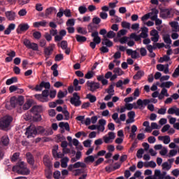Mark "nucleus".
Wrapping results in <instances>:
<instances>
[{
    "label": "nucleus",
    "mask_w": 179,
    "mask_h": 179,
    "mask_svg": "<svg viewBox=\"0 0 179 179\" xmlns=\"http://www.w3.org/2000/svg\"><path fill=\"white\" fill-rule=\"evenodd\" d=\"M88 33H93L94 30V24L90 23L87 25Z\"/></svg>",
    "instance_id": "obj_57"
},
{
    "label": "nucleus",
    "mask_w": 179,
    "mask_h": 179,
    "mask_svg": "<svg viewBox=\"0 0 179 179\" xmlns=\"http://www.w3.org/2000/svg\"><path fill=\"white\" fill-rule=\"evenodd\" d=\"M25 135L28 138L31 137L34 138V136L37 135V127H36V126L34 124H31L26 129Z\"/></svg>",
    "instance_id": "obj_6"
},
{
    "label": "nucleus",
    "mask_w": 179,
    "mask_h": 179,
    "mask_svg": "<svg viewBox=\"0 0 179 179\" xmlns=\"http://www.w3.org/2000/svg\"><path fill=\"white\" fill-rule=\"evenodd\" d=\"M129 38H131L134 40V41H141V36L139 35H136V33H131Z\"/></svg>",
    "instance_id": "obj_34"
},
{
    "label": "nucleus",
    "mask_w": 179,
    "mask_h": 179,
    "mask_svg": "<svg viewBox=\"0 0 179 179\" xmlns=\"http://www.w3.org/2000/svg\"><path fill=\"white\" fill-rule=\"evenodd\" d=\"M43 162L45 167L48 169H51L52 167V162L51 161V158L48 155H44L43 158Z\"/></svg>",
    "instance_id": "obj_12"
},
{
    "label": "nucleus",
    "mask_w": 179,
    "mask_h": 179,
    "mask_svg": "<svg viewBox=\"0 0 179 179\" xmlns=\"http://www.w3.org/2000/svg\"><path fill=\"white\" fill-rule=\"evenodd\" d=\"M13 121V117L10 115H6L0 119V129L2 131H8L10 124Z\"/></svg>",
    "instance_id": "obj_2"
},
{
    "label": "nucleus",
    "mask_w": 179,
    "mask_h": 179,
    "mask_svg": "<svg viewBox=\"0 0 179 179\" xmlns=\"http://www.w3.org/2000/svg\"><path fill=\"white\" fill-rule=\"evenodd\" d=\"M58 46L61 47L62 50H66L68 48V42H66V41H62L58 44Z\"/></svg>",
    "instance_id": "obj_42"
},
{
    "label": "nucleus",
    "mask_w": 179,
    "mask_h": 179,
    "mask_svg": "<svg viewBox=\"0 0 179 179\" xmlns=\"http://www.w3.org/2000/svg\"><path fill=\"white\" fill-rule=\"evenodd\" d=\"M158 139L159 141H163L164 145H169V143L171 141L170 136H159Z\"/></svg>",
    "instance_id": "obj_19"
},
{
    "label": "nucleus",
    "mask_w": 179,
    "mask_h": 179,
    "mask_svg": "<svg viewBox=\"0 0 179 179\" xmlns=\"http://www.w3.org/2000/svg\"><path fill=\"white\" fill-rule=\"evenodd\" d=\"M33 36L36 40H40L41 38V32L35 31L33 33Z\"/></svg>",
    "instance_id": "obj_52"
},
{
    "label": "nucleus",
    "mask_w": 179,
    "mask_h": 179,
    "mask_svg": "<svg viewBox=\"0 0 179 179\" xmlns=\"http://www.w3.org/2000/svg\"><path fill=\"white\" fill-rule=\"evenodd\" d=\"M13 171H15L17 174H21L22 176H29L30 174V170L26 167L24 162H21L18 165L14 166Z\"/></svg>",
    "instance_id": "obj_1"
},
{
    "label": "nucleus",
    "mask_w": 179,
    "mask_h": 179,
    "mask_svg": "<svg viewBox=\"0 0 179 179\" xmlns=\"http://www.w3.org/2000/svg\"><path fill=\"white\" fill-rule=\"evenodd\" d=\"M34 121H36V122H38V121H41V115L39 113H34Z\"/></svg>",
    "instance_id": "obj_49"
},
{
    "label": "nucleus",
    "mask_w": 179,
    "mask_h": 179,
    "mask_svg": "<svg viewBox=\"0 0 179 179\" xmlns=\"http://www.w3.org/2000/svg\"><path fill=\"white\" fill-rule=\"evenodd\" d=\"M76 39L78 43H85L87 41V38L83 36H80L79 34L76 35Z\"/></svg>",
    "instance_id": "obj_26"
},
{
    "label": "nucleus",
    "mask_w": 179,
    "mask_h": 179,
    "mask_svg": "<svg viewBox=\"0 0 179 179\" xmlns=\"http://www.w3.org/2000/svg\"><path fill=\"white\" fill-rule=\"evenodd\" d=\"M178 153L177 150H171L169 154L166 155L168 157H173L176 156Z\"/></svg>",
    "instance_id": "obj_51"
},
{
    "label": "nucleus",
    "mask_w": 179,
    "mask_h": 179,
    "mask_svg": "<svg viewBox=\"0 0 179 179\" xmlns=\"http://www.w3.org/2000/svg\"><path fill=\"white\" fill-rule=\"evenodd\" d=\"M10 104L13 108H15L17 106V100L15 96H13L10 100Z\"/></svg>",
    "instance_id": "obj_35"
},
{
    "label": "nucleus",
    "mask_w": 179,
    "mask_h": 179,
    "mask_svg": "<svg viewBox=\"0 0 179 179\" xmlns=\"http://www.w3.org/2000/svg\"><path fill=\"white\" fill-rule=\"evenodd\" d=\"M144 153H145V150L143 148L139 149L136 153V156L138 159H142Z\"/></svg>",
    "instance_id": "obj_48"
},
{
    "label": "nucleus",
    "mask_w": 179,
    "mask_h": 179,
    "mask_svg": "<svg viewBox=\"0 0 179 179\" xmlns=\"http://www.w3.org/2000/svg\"><path fill=\"white\" fill-rule=\"evenodd\" d=\"M79 167H81L82 169H86V164L80 162L74 164V169H79Z\"/></svg>",
    "instance_id": "obj_38"
},
{
    "label": "nucleus",
    "mask_w": 179,
    "mask_h": 179,
    "mask_svg": "<svg viewBox=\"0 0 179 179\" xmlns=\"http://www.w3.org/2000/svg\"><path fill=\"white\" fill-rule=\"evenodd\" d=\"M32 104H33V100L31 99L27 100L26 103L23 105L22 110H24V111L29 110V108L31 107Z\"/></svg>",
    "instance_id": "obj_23"
},
{
    "label": "nucleus",
    "mask_w": 179,
    "mask_h": 179,
    "mask_svg": "<svg viewBox=\"0 0 179 179\" xmlns=\"http://www.w3.org/2000/svg\"><path fill=\"white\" fill-rule=\"evenodd\" d=\"M149 103H154V104H156L157 103V99H144L142 100L141 99L137 100L136 104L139 107V108H145Z\"/></svg>",
    "instance_id": "obj_5"
},
{
    "label": "nucleus",
    "mask_w": 179,
    "mask_h": 179,
    "mask_svg": "<svg viewBox=\"0 0 179 179\" xmlns=\"http://www.w3.org/2000/svg\"><path fill=\"white\" fill-rule=\"evenodd\" d=\"M144 166L145 167H152V169H155V167H156V162L153 161H150V162L145 164Z\"/></svg>",
    "instance_id": "obj_54"
},
{
    "label": "nucleus",
    "mask_w": 179,
    "mask_h": 179,
    "mask_svg": "<svg viewBox=\"0 0 179 179\" xmlns=\"http://www.w3.org/2000/svg\"><path fill=\"white\" fill-rule=\"evenodd\" d=\"M54 48H55V44L54 43H50L49 44L48 47H46L44 48V54L45 57H50L51 54H52L54 51Z\"/></svg>",
    "instance_id": "obj_10"
},
{
    "label": "nucleus",
    "mask_w": 179,
    "mask_h": 179,
    "mask_svg": "<svg viewBox=\"0 0 179 179\" xmlns=\"http://www.w3.org/2000/svg\"><path fill=\"white\" fill-rule=\"evenodd\" d=\"M122 27H123V29H131V23L127 22H122Z\"/></svg>",
    "instance_id": "obj_61"
},
{
    "label": "nucleus",
    "mask_w": 179,
    "mask_h": 179,
    "mask_svg": "<svg viewBox=\"0 0 179 179\" xmlns=\"http://www.w3.org/2000/svg\"><path fill=\"white\" fill-rule=\"evenodd\" d=\"M34 97L42 103H45V101H48V99H45L43 94H35Z\"/></svg>",
    "instance_id": "obj_29"
},
{
    "label": "nucleus",
    "mask_w": 179,
    "mask_h": 179,
    "mask_svg": "<svg viewBox=\"0 0 179 179\" xmlns=\"http://www.w3.org/2000/svg\"><path fill=\"white\" fill-rule=\"evenodd\" d=\"M78 10L80 15H85L87 12V8L86 6H81L78 8Z\"/></svg>",
    "instance_id": "obj_45"
},
{
    "label": "nucleus",
    "mask_w": 179,
    "mask_h": 179,
    "mask_svg": "<svg viewBox=\"0 0 179 179\" xmlns=\"http://www.w3.org/2000/svg\"><path fill=\"white\" fill-rule=\"evenodd\" d=\"M28 87L29 89L35 90L36 92H41V90H43V87L45 89H51V84H50V82L42 81L40 85H36L35 87L32 85H29Z\"/></svg>",
    "instance_id": "obj_3"
},
{
    "label": "nucleus",
    "mask_w": 179,
    "mask_h": 179,
    "mask_svg": "<svg viewBox=\"0 0 179 179\" xmlns=\"http://www.w3.org/2000/svg\"><path fill=\"white\" fill-rule=\"evenodd\" d=\"M85 163H93L94 162V157L93 155H90L85 158Z\"/></svg>",
    "instance_id": "obj_41"
},
{
    "label": "nucleus",
    "mask_w": 179,
    "mask_h": 179,
    "mask_svg": "<svg viewBox=\"0 0 179 179\" xmlns=\"http://www.w3.org/2000/svg\"><path fill=\"white\" fill-rule=\"evenodd\" d=\"M164 41L166 44H171V39L170 38V36L166 35L164 36Z\"/></svg>",
    "instance_id": "obj_58"
},
{
    "label": "nucleus",
    "mask_w": 179,
    "mask_h": 179,
    "mask_svg": "<svg viewBox=\"0 0 179 179\" xmlns=\"http://www.w3.org/2000/svg\"><path fill=\"white\" fill-rule=\"evenodd\" d=\"M102 45H106V47H108V48L113 47V41L107 38L106 36H103V40H102Z\"/></svg>",
    "instance_id": "obj_22"
},
{
    "label": "nucleus",
    "mask_w": 179,
    "mask_h": 179,
    "mask_svg": "<svg viewBox=\"0 0 179 179\" xmlns=\"http://www.w3.org/2000/svg\"><path fill=\"white\" fill-rule=\"evenodd\" d=\"M171 86H174V83H173V82L171 81H167L165 83H162L160 85V87H166V89H170V87H171Z\"/></svg>",
    "instance_id": "obj_27"
},
{
    "label": "nucleus",
    "mask_w": 179,
    "mask_h": 179,
    "mask_svg": "<svg viewBox=\"0 0 179 179\" xmlns=\"http://www.w3.org/2000/svg\"><path fill=\"white\" fill-rule=\"evenodd\" d=\"M66 26H75V19H69L66 22Z\"/></svg>",
    "instance_id": "obj_55"
},
{
    "label": "nucleus",
    "mask_w": 179,
    "mask_h": 179,
    "mask_svg": "<svg viewBox=\"0 0 179 179\" xmlns=\"http://www.w3.org/2000/svg\"><path fill=\"white\" fill-rule=\"evenodd\" d=\"M87 98L89 99L90 103H94L96 100H97V98H96V96L88 94Z\"/></svg>",
    "instance_id": "obj_56"
},
{
    "label": "nucleus",
    "mask_w": 179,
    "mask_h": 179,
    "mask_svg": "<svg viewBox=\"0 0 179 179\" xmlns=\"http://www.w3.org/2000/svg\"><path fill=\"white\" fill-rule=\"evenodd\" d=\"M162 169L163 170H170V169H171V165L169 164V162H164L162 164Z\"/></svg>",
    "instance_id": "obj_53"
},
{
    "label": "nucleus",
    "mask_w": 179,
    "mask_h": 179,
    "mask_svg": "<svg viewBox=\"0 0 179 179\" xmlns=\"http://www.w3.org/2000/svg\"><path fill=\"white\" fill-rule=\"evenodd\" d=\"M73 96V97L71 98L70 99L71 104L75 106V107H79V106L82 104L80 96L78 95V92H74Z\"/></svg>",
    "instance_id": "obj_7"
},
{
    "label": "nucleus",
    "mask_w": 179,
    "mask_h": 179,
    "mask_svg": "<svg viewBox=\"0 0 179 179\" xmlns=\"http://www.w3.org/2000/svg\"><path fill=\"white\" fill-rule=\"evenodd\" d=\"M77 32L79 34H83V36H86V34H87V30L86 29V28L82 27H78L77 28Z\"/></svg>",
    "instance_id": "obj_31"
},
{
    "label": "nucleus",
    "mask_w": 179,
    "mask_h": 179,
    "mask_svg": "<svg viewBox=\"0 0 179 179\" xmlns=\"http://www.w3.org/2000/svg\"><path fill=\"white\" fill-rule=\"evenodd\" d=\"M69 162V158L65 157L61 159V167L62 169H66L68 167V162Z\"/></svg>",
    "instance_id": "obj_24"
},
{
    "label": "nucleus",
    "mask_w": 179,
    "mask_h": 179,
    "mask_svg": "<svg viewBox=\"0 0 179 179\" xmlns=\"http://www.w3.org/2000/svg\"><path fill=\"white\" fill-rule=\"evenodd\" d=\"M1 143L3 145V146H8V145H9V136H3L1 137Z\"/></svg>",
    "instance_id": "obj_30"
},
{
    "label": "nucleus",
    "mask_w": 179,
    "mask_h": 179,
    "mask_svg": "<svg viewBox=\"0 0 179 179\" xmlns=\"http://www.w3.org/2000/svg\"><path fill=\"white\" fill-rule=\"evenodd\" d=\"M149 32V29L146 27H143L141 28V33L139 34L140 39L141 38H148V33Z\"/></svg>",
    "instance_id": "obj_16"
},
{
    "label": "nucleus",
    "mask_w": 179,
    "mask_h": 179,
    "mask_svg": "<svg viewBox=\"0 0 179 179\" xmlns=\"http://www.w3.org/2000/svg\"><path fill=\"white\" fill-rule=\"evenodd\" d=\"M48 22L45 20H42L40 22H35L33 24L34 27H45L47 26Z\"/></svg>",
    "instance_id": "obj_21"
},
{
    "label": "nucleus",
    "mask_w": 179,
    "mask_h": 179,
    "mask_svg": "<svg viewBox=\"0 0 179 179\" xmlns=\"http://www.w3.org/2000/svg\"><path fill=\"white\" fill-rule=\"evenodd\" d=\"M126 52L127 55H130L133 59H136L139 58V53L136 50H132V49H127Z\"/></svg>",
    "instance_id": "obj_14"
},
{
    "label": "nucleus",
    "mask_w": 179,
    "mask_h": 179,
    "mask_svg": "<svg viewBox=\"0 0 179 179\" xmlns=\"http://www.w3.org/2000/svg\"><path fill=\"white\" fill-rule=\"evenodd\" d=\"M145 75V72H143V71H138L133 77V79H134L135 80H139L142 76H143Z\"/></svg>",
    "instance_id": "obj_25"
},
{
    "label": "nucleus",
    "mask_w": 179,
    "mask_h": 179,
    "mask_svg": "<svg viewBox=\"0 0 179 179\" xmlns=\"http://www.w3.org/2000/svg\"><path fill=\"white\" fill-rule=\"evenodd\" d=\"M28 29H30V26H29V24H27V23L20 24L18 26V29H17V33L21 34L22 31H27Z\"/></svg>",
    "instance_id": "obj_15"
},
{
    "label": "nucleus",
    "mask_w": 179,
    "mask_h": 179,
    "mask_svg": "<svg viewBox=\"0 0 179 179\" xmlns=\"http://www.w3.org/2000/svg\"><path fill=\"white\" fill-rule=\"evenodd\" d=\"M83 85L85 83V79L80 78V80L78 79H74L73 80V86H74V90L76 92H79L80 89H82V86L79 85Z\"/></svg>",
    "instance_id": "obj_9"
},
{
    "label": "nucleus",
    "mask_w": 179,
    "mask_h": 179,
    "mask_svg": "<svg viewBox=\"0 0 179 179\" xmlns=\"http://www.w3.org/2000/svg\"><path fill=\"white\" fill-rule=\"evenodd\" d=\"M112 118L113 120H114L115 122H116L117 124H120L121 122V120H120V119L118 118V114L117 113H115L112 115Z\"/></svg>",
    "instance_id": "obj_50"
},
{
    "label": "nucleus",
    "mask_w": 179,
    "mask_h": 179,
    "mask_svg": "<svg viewBox=\"0 0 179 179\" xmlns=\"http://www.w3.org/2000/svg\"><path fill=\"white\" fill-rule=\"evenodd\" d=\"M113 72L117 76H121V75H124V71H122V69H121V68L120 67L115 68Z\"/></svg>",
    "instance_id": "obj_37"
},
{
    "label": "nucleus",
    "mask_w": 179,
    "mask_h": 179,
    "mask_svg": "<svg viewBox=\"0 0 179 179\" xmlns=\"http://www.w3.org/2000/svg\"><path fill=\"white\" fill-rule=\"evenodd\" d=\"M64 15L66 16V17H72V13H71L70 9H66L64 10Z\"/></svg>",
    "instance_id": "obj_60"
},
{
    "label": "nucleus",
    "mask_w": 179,
    "mask_h": 179,
    "mask_svg": "<svg viewBox=\"0 0 179 179\" xmlns=\"http://www.w3.org/2000/svg\"><path fill=\"white\" fill-rule=\"evenodd\" d=\"M94 73H93V71H88L85 76V79H92V78H93L94 76Z\"/></svg>",
    "instance_id": "obj_63"
},
{
    "label": "nucleus",
    "mask_w": 179,
    "mask_h": 179,
    "mask_svg": "<svg viewBox=\"0 0 179 179\" xmlns=\"http://www.w3.org/2000/svg\"><path fill=\"white\" fill-rule=\"evenodd\" d=\"M171 15V11L169 8L161 9L159 13V16L162 19H167L168 17H170Z\"/></svg>",
    "instance_id": "obj_11"
},
{
    "label": "nucleus",
    "mask_w": 179,
    "mask_h": 179,
    "mask_svg": "<svg viewBox=\"0 0 179 179\" xmlns=\"http://www.w3.org/2000/svg\"><path fill=\"white\" fill-rule=\"evenodd\" d=\"M128 40H129V37L123 36L122 38H121L119 40V41H120V44H126V43L128 41Z\"/></svg>",
    "instance_id": "obj_59"
},
{
    "label": "nucleus",
    "mask_w": 179,
    "mask_h": 179,
    "mask_svg": "<svg viewBox=\"0 0 179 179\" xmlns=\"http://www.w3.org/2000/svg\"><path fill=\"white\" fill-rule=\"evenodd\" d=\"M16 82H17V78L12 77L11 78H9L6 80V85L9 86V85H12V83H16Z\"/></svg>",
    "instance_id": "obj_36"
},
{
    "label": "nucleus",
    "mask_w": 179,
    "mask_h": 179,
    "mask_svg": "<svg viewBox=\"0 0 179 179\" xmlns=\"http://www.w3.org/2000/svg\"><path fill=\"white\" fill-rule=\"evenodd\" d=\"M5 15L8 20H15L16 17V13L14 11H7L5 13Z\"/></svg>",
    "instance_id": "obj_17"
},
{
    "label": "nucleus",
    "mask_w": 179,
    "mask_h": 179,
    "mask_svg": "<svg viewBox=\"0 0 179 179\" xmlns=\"http://www.w3.org/2000/svg\"><path fill=\"white\" fill-rule=\"evenodd\" d=\"M19 156H20V153H19V152L14 153L11 157V160L13 162H16V160H17V159H19Z\"/></svg>",
    "instance_id": "obj_62"
},
{
    "label": "nucleus",
    "mask_w": 179,
    "mask_h": 179,
    "mask_svg": "<svg viewBox=\"0 0 179 179\" xmlns=\"http://www.w3.org/2000/svg\"><path fill=\"white\" fill-rule=\"evenodd\" d=\"M116 34L115 32H114L113 31H109L106 36H105L106 37V38H114V37H115Z\"/></svg>",
    "instance_id": "obj_46"
},
{
    "label": "nucleus",
    "mask_w": 179,
    "mask_h": 179,
    "mask_svg": "<svg viewBox=\"0 0 179 179\" xmlns=\"http://www.w3.org/2000/svg\"><path fill=\"white\" fill-rule=\"evenodd\" d=\"M106 93H108V94H111L112 96H114L115 94V90H114V85H110L108 87V89H107L106 90Z\"/></svg>",
    "instance_id": "obj_40"
},
{
    "label": "nucleus",
    "mask_w": 179,
    "mask_h": 179,
    "mask_svg": "<svg viewBox=\"0 0 179 179\" xmlns=\"http://www.w3.org/2000/svg\"><path fill=\"white\" fill-rule=\"evenodd\" d=\"M170 26H171L172 27V30L173 31H175L176 33H177V31H178V22H171L169 23Z\"/></svg>",
    "instance_id": "obj_28"
},
{
    "label": "nucleus",
    "mask_w": 179,
    "mask_h": 179,
    "mask_svg": "<svg viewBox=\"0 0 179 179\" xmlns=\"http://www.w3.org/2000/svg\"><path fill=\"white\" fill-rule=\"evenodd\" d=\"M27 160L31 166H34V157L30 152H27Z\"/></svg>",
    "instance_id": "obj_20"
},
{
    "label": "nucleus",
    "mask_w": 179,
    "mask_h": 179,
    "mask_svg": "<svg viewBox=\"0 0 179 179\" xmlns=\"http://www.w3.org/2000/svg\"><path fill=\"white\" fill-rule=\"evenodd\" d=\"M59 128H65L66 131H70L69 123L62 122L59 124Z\"/></svg>",
    "instance_id": "obj_32"
},
{
    "label": "nucleus",
    "mask_w": 179,
    "mask_h": 179,
    "mask_svg": "<svg viewBox=\"0 0 179 179\" xmlns=\"http://www.w3.org/2000/svg\"><path fill=\"white\" fill-rule=\"evenodd\" d=\"M66 94H68V92H62V91H59L58 94H57V97L58 99H64V97L66 96Z\"/></svg>",
    "instance_id": "obj_47"
},
{
    "label": "nucleus",
    "mask_w": 179,
    "mask_h": 179,
    "mask_svg": "<svg viewBox=\"0 0 179 179\" xmlns=\"http://www.w3.org/2000/svg\"><path fill=\"white\" fill-rule=\"evenodd\" d=\"M28 48L33 51H38V45L36 43H31Z\"/></svg>",
    "instance_id": "obj_39"
},
{
    "label": "nucleus",
    "mask_w": 179,
    "mask_h": 179,
    "mask_svg": "<svg viewBox=\"0 0 179 179\" xmlns=\"http://www.w3.org/2000/svg\"><path fill=\"white\" fill-rule=\"evenodd\" d=\"M91 36L93 37V41L90 43V46L92 50H94L96 48V45L101 43V38L99 36V31H97L92 32Z\"/></svg>",
    "instance_id": "obj_4"
},
{
    "label": "nucleus",
    "mask_w": 179,
    "mask_h": 179,
    "mask_svg": "<svg viewBox=\"0 0 179 179\" xmlns=\"http://www.w3.org/2000/svg\"><path fill=\"white\" fill-rule=\"evenodd\" d=\"M43 111V106H34L31 109V113L33 114H38Z\"/></svg>",
    "instance_id": "obj_18"
},
{
    "label": "nucleus",
    "mask_w": 179,
    "mask_h": 179,
    "mask_svg": "<svg viewBox=\"0 0 179 179\" xmlns=\"http://www.w3.org/2000/svg\"><path fill=\"white\" fill-rule=\"evenodd\" d=\"M127 34V30L121 29L117 32V37H121V36H125Z\"/></svg>",
    "instance_id": "obj_64"
},
{
    "label": "nucleus",
    "mask_w": 179,
    "mask_h": 179,
    "mask_svg": "<svg viewBox=\"0 0 179 179\" xmlns=\"http://www.w3.org/2000/svg\"><path fill=\"white\" fill-rule=\"evenodd\" d=\"M125 107H126V109L128 110L129 111L132 110V108H135V109L138 108V106H136V103H134L133 104L126 103Z\"/></svg>",
    "instance_id": "obj_33"
},
{
    "label": "nucleus",
    "mask_w": 179,
    "mask_h": 179,
    "mask_svg": "<svg viewBox=\"0 0 179 179\" xmlns=\"http://www.w3.org/2000/svg\"><path fill=\"white\" fill-rule=\"evenodd\" d=\"M107 122L104 119H100L99 120V125H96V129L101 132H104V129H106V124Z\"/></svg>",
    "instance_id": "obj_13"
},
{
    "label": "nucleus",
    "mask_w": 179,
    "mask_h": 179,
    "mask_svg": "<svg viewBox=\"0 0 179 179\" xmlns=\"http://www.w3.org/2000/svg\"><path fill=\"white\" fill-rule=\"evenodd\" d=\"M63 114H64V120H69V115H70V114H69V112L68 111V110H66V106H64V110H63Z\"/></svg>",
    "instance_id": "obj_43"
},
{
    "label": "nucleus",
    "mask_w": 179,
    "mask_h": 179,
    "mask_svg": "<svg viewBox=\"0 0 179 179\" xmlns=\"http://www.w3.org/2000/svg\"><path fill=\"white\" fill-rule=\"evenodd\" d=\"M24 103V97L22 96H20L18 98H17V104L19 106H23Z\"/></svg>",
    "instance_id": "obj_44"
},
{
    "label": "nucleus",
    "mask_w": 179,
    "mask_h": 179,
    "mask_svg": "<svg viewBox=\"0 0 179 179\" xmlns=\"http://www.w3.org/2000/svg\"><path fill=\"white\" fill-rule=\"evenodd\" d=\"M86 85L90 92H96L97 89H100V83H96L94 81H87L86 83Z\"/></svg>",
    "instance_id": "obj_8"
}]
</instances>
